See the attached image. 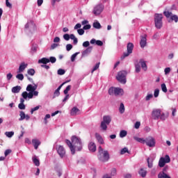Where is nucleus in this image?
Here are the masks:
<instances>
[{
  "label": "nucleus",
  "mask_w": 178,
  "mask_h": 178,
  "mask_svg": "<svg viewBox=\"0 0 178 178\" xmlns=\"http://www.w3.org/2000/svg\"><path fill=\"white\" fill-rule=\"evenodd\" d=\"M71 88H72V86L70 85L67 86L66 88L64 90V94L67 95L69 91H70Z\"/></svg>",
  "instance_id": "nucleus-41"
},
{
  "label": "nucleus",
  "mask_w": 178,
  "mask_h": 178,
  "mask_svg": "<svg viewBox=\"0 0 178 178\" xmlns=\"http://www.w3.org/2000/svg\"><path fill=\"white\" fill-rule=\"evenodd\" d=\"M16 78L18 79V80H21V81L24 79V76L23 75V74H18L16 76Z\"/></svg>",
  "instance_id": "nucleus-43"
},
{
  "label": "nucleus",
  "mask_w": 178,
  "mask_h": 178,
  "mask_svg": "<svg viewBox=\"0 0 178 178\" xmlns=\"http://www.w3.org/2000/svg\"><path fill=\"white\" fill-rule=\"evenodd\" d=\"M154 98H158V97L159 96V89H156L154 90Z\"/></svg>",
  "instance_id": "nucleus-53"
},
{
  "label": "nucleus",
  "mask_w": 178,
  "mask_h": 178,
  "mask_svg": "<svg viewBox=\"0 0 178 178\" xmlns=\"http://www.w3.org/2000/svg\"><path fill=\"white\" fill-rule=\"evenodd\" d=\"M73 49V45H72L71 44H67L66 45V49L67 51H72V49Z\"/></svg>",
  "instance_id": "nucleus-52"
},
{
  "label": "nucleus",
  "mask_w": 178,
  "mask_h": 178,
  "mask_svg": "<svg viewBox=\"0 0 178 178\" xmlns=\"http://www.w3.org/2000/svg\"><path fill=\"white\" fill-rule=\"evenodd\" d=\"M127 75V72H126V71H120V72L118 73V76H116V79L122 84H126Z\"/></svg>",
  "instance_id": "nucleus-6"
},
{
  "label": "nucleus",
  "mask_w": 178,
  "mask_h": 178,
  "mask_svg": "<svg viewBox=\"0 0 178 178\" xmlns=\"http://www.w3.org/2000/svg\"><path fill=\"white\" fill-rule=\"evenodd\" d=\"M99 65L100 63H97L95 66L93 67L92 70V73H94L95 72V70H97V69L99 68Z\"/></svg>",
  "instance_id": "nucleus-46"
},
{
  "label": "nucleus",
  "mask_w": 178,
  "mask_h": 178,
  "mask_svg": "<svg viewBox=\"0 0 178 178\" xmlns=\"http://www.w3.org/2000/svg\"><path fill=\"white\" fill-rule=\"evenodd\" d=\"M163 15L165 16V17H169L170 16H172V13L169 11H164Z\"/></svg>",
  "instance_id": "nucleus-55"
},
{
  "label": "nucleus",
  "mask_w": 178,
  "mask_h": 178,
  "mask_svg": "<svg viewBox=\"0 0 178 178\" xmlns=\"http://www.w3.org/2000/svg\"><path fill=\"white\" fill-rule=\"evenodd\" d=\"M71 116H76L77 115H80V110L77 108V107H73L70 112Z\"/></svg>",
  "instance_id": "nucleus-15"
},
{
  "label": "nucleus",
  "mask_w": 178,
  "mask_h": 178,
  "mask_svg": "<svg viewBox=\"0 0 178 178\" xmlns=\"http://www.w3.org/2000/svg\"><path fill=\"white\" fill-rule=\"evenodd\" d=\"M88 148L90 152H95L97 151V145L93 142L89 143Z\"/></svg>",
  "instance_id": "nucleus-14"
},
{
  "label": "nucleus",
  "mask_w": 178,
  "mask_h": 178,
  "mask_svg": "<svg viewBox=\"0 0 178 178\" xmlns=\"http://www.w3.org/2000/svg\"><path fill=\"white\" fill-rule=\"evenodd\" d=\"M127 52L123 54V56H121V59L123 60L127 56H129L131 54H133V49H134V44L131 42H129L127 46Z\"/></svg>",
  "instance_id": "nucleus-7"
},
{
  "label": "nucleus",
  "mask_w": 178,
  "mask_h": 178,
  "mask_svg": "<svg viewBox=\"0 0 178 178\" xmlns=\"http://www.w3.org/2000/svg\"><path fill=\"white\" fill-rule=\"evenodd\" d=\"M38 63H42L43 65H47V63H49V59L47 58H42L38 60Z\"/></svg>",
  "instance_id": "nucleus-26"
},
{
  "label": "nucleus",
  "mask_w": 178,
  "mask_h": 178,
  "mask_svg": "<svg viewBox=\"0 0 178 178\" xmlns=\"http://www.w3.org/2000/svg\"><path fill=\"white\" fill-rule=\"evenodd\" d=\"M20 118L19 120H24L26 119V114L24 113V111H21L19 113Z\"/></svg>",
  "instance_id": "nucleus-37"
},
{
  "label": "nucleus",
  "mask_w": 178,
  "mask_h": 178,
  "mask_svg": "<svg viewBox=\"0 0 178 178\" xmlns=\"http://www.w3.org/2000/svg\"><path fill=\"white\" fill-rule=\"evenodd\" d=\"M166 163H170V157L169 155H165V157L160 158L159 161V168H163Z\"/></svg>",
  "instance_id": "nucleus-8"
},
{
  "label": "nucleus",
  "mask_w": 178,
  "mask_h": 178,
  "mask_svg": "<svg viewBox=\"0 0 178 178\" xmlns=\"http://www.w3.org/2000/svg\"><path fill=\"white\" fill-rule=\"evenodd\" d=\"M32 144L34 146L35 149H38V146L41 145V142L38 139H33Z\"/></svg>",
  "instance_id": "nucleus-18"
},
{
  "label": "nucleus",
  "mask_w": 178,
  "mask_h": 178,
  "mask_svg": "<svg viewBox=\"0 0 178 178\" xmlns=\"http://www.w3.org/2000/svg\"><path fill=\"white\" fill-rule=\"evenodd\" d=\"M5 136L8 137V138H11V137H13V136H15V132H13V131H6V132H5Z\"/></svg>",
  "instance_id": "nucleus-33"
},
{
  "label": "nucleus",
  "mask_w": 178,
  "mask_h": 178,
  "mask_svg": "<svg viewBox=\"0 0 178 178\" xmlns=\"http://www.w3.org/2000/svg\"><path fill=\"white\" fill-rule=\"evenodd\" d=\"M158 178H172L170 176L168 175V174L163 172H159L158 175Z\"/></svg>",
  "instance_id": "nucleus-27"
},
{
  "label": "nucleus",
  "mask_w": 178,
  "mask_h": 178,
  "mask_svg": "<svg viewBox=\"0 0 178 178\" xmlns=\"http://www.w3.org/2000/svg\"><path fill=\"white\" fill-rule=\"evenodd\" d=\"M70 38L71 40H73V43L74 45H77V42H79V40H77V38H76L74 34L70 35Z\"/></svg>",
  "instance_id": "nucleus-28"
},
{
  "label": "nucleus",
  "mask_w": 178,
  "mask_h": 178,
  "mask_svg": "<svg viewBox=\"0 0 178 178\" xmlns=\"http://www.w3.org/2000/svg\"><path fill=\"white\" fill-rule=\"evenodd\" d=\"M159 119H161V120H166V115H165V113H161Z\"/></svg>",
  "instance_id": "nucleus-44"
},
{
  "label": "nucleus",
  "mask_w": 178,
  "mask_h": 178,
  "mask_svg": "<svg viewBox=\"0 0 178 178\" xmlns=\"http://www.w3.org/2000/svg\"><path fill=\"white\" fill-rule=\"evenodd\" d=\"M140 63L141 65V67L143 69V70H147V63H145V61H143V59H141L140 60Z\"/></svg>",
  "instance_id": "nucleus-30"
},
{
  "label": "nucleus",
  "mask_w": 178,
  "mask_h": 178,
  "mask_svg": "<svg viewBox=\"0 0 178 178\" xmlns=\"http://www.w3.org/2000/svg\"><path fill=\"white\" fill-rule=\"evenodd\" d=\"M140 126H141V122H136L135 123L134 127H135V129H140Z\"/></svg>",
  "instance_id": "nucleus-60"
},
{
  "label": "nucleus",
  "mask_w": 178,
  "mask_h": 178,
  "mask_svg": "<svg viewBox=\"0 0 178 178\" xmlns=\"http://www.w3.org/2000/svg\"><path fill=\"white\" fill-rule=\"evenodd\" d=\"M77 33L79 35H83L84 34V29H79L77 30Z\"/></svg>",
  "instance_id": "nucleus-51"
},
{
  "label": "nucleus",
  "mask_w": 178,
  "mask_h": 178,
  "mask_svg": "<svg viewBox=\"0 0 178 178\" xmlns=\"http://www.w3.org/2000/svg\"><path fill=\"white\" fill-rule=\"evenodd\" d=\"M92 51V47H88L85 51L82 52V56H87L89 54H91Z\"/></svg>",
  "instance_id": "nucleus-19"
},
{
  "label": "nucleus",
  "mask_w": 178,
  "mask_h": 178,
  "mask_svg": "<svg viewBox=\"0 0 178 178\" xmlns=\"http://www.w3.org/2000/svg\"><path fill=\"white\" fill-rule=\"evenodd\" d=\"M162 111L160 108H154L152 112V118L154 120H158L161 117Z\"/></svg>",
  "instance_id": "nucleus-9"
},
{
  "label": "nucleus",
  "mask_w": 178,
  "mask_h": 178,
  "mask_svg": "<svg viewBox=\"0 0 178 178\" xmlns=\"http://www.w3.org/2000/svg\"><path fill=\"white\" fill-rule=\"evenodd\" d=\"M20 90H22V87L17 86L12 88V92H13L14 94H17L20 92Z\"/></svg>",
  "instance_id": "nucleus-23"
},
{
  "label": "nucleus",
  "mask_w": 178,
  "mask_h": 178,
  "mask_svg": "<svg viewBox=\"0 0 178 178\" xmlns=\"http://www.w3.org/2000/svg\"><path fill=\"white\" fill-rule=\"evenodd\" d=\"M161 86L163 92H168V88H166V84L162 83Z\"/></svg>",
  "instance_id": "nucleus-40"
},
{
  "label": "nucleus",
  "mask_w": 178,
  "mask_h": 178,
  "mask_svg": "<svg viewBox=\"0 0 178 178\" xmlns=\"http://www.w3.org/2000/svg\"><path fill=\"white\" fill-rule=\"evenodd\" d=\"M111 176H116V168H113L111 170Z\"/></svg>",
  "instance_id": "nucleus-62"
},
{
  "label": "nucleus",
  "mask_w": 178,
  "mask_h": 178,
  "mask_svg": "<svg viewBox=\"0 0 178 178\" xmlns=\"http://www.w3.org/2000/svg\"><path fill=\"white\" fill-rule=\"evenodd\" d=\"M6 5L7 8H10V9H12V4L9 2V0H6Z\"/></svg>",
  "instance_id": "nucleus-58"
},
{
  "label": "nucleus",
  "mask_w": 178,
  "mask_h": 178,
  "mask_svg": "<svg viewBox=\"0 0 178 178\" xmlns=\"http://www.w3.org/2000/svg\"><path fill=\"white\" fill-rule=\"evenodd\" d=\"M165 74H169L170 73V67H166L164 70Z\"/></svg>",
  "instance_id": "nucleus-63"
},
{
  "label": "nucleus",
  "mask_w": 178,
  "mask_h": 178,
  "mask_svg": "<svg viewBox=\"0 0 178 178\" xmlns=\"http://www.w3.org/2000/svg\"><path fill=\"white\" fill-rule=\"evenodd\" d=\"M97 158L100 162H108L110 159L109 152L104 150L102 146L99 147Z\"/></svg>",
  "instance_id": "nucleus-3"
},
{
  "label": "nucleus",
  "mask_w": 178,
  "mask_h": 178,
  "mask_svg": "<svg viewBox=\"0 0 178 178\" xmlns=\"http://www.w3.org/2000/svg\"><path fill=\"white\" fill-rule=\"evenodd\" d=\"M18 108L19 109H26V105H24L23 103H19Z\"/></svg>",
  "instance_id": "nucleus-56"
},
{
  "label": "nucleus",
  "mask_w": 178,
  "mask_h": 178,
  "mask_svg": "<svg viewBox=\"0 0 178 178\" xmlns=\"http://www.w3.org/2000/svg\"><path fill=\"white\" fill-rule=\"evenodd\" d=\"M102 10H104V6L99 4L94 8L93 13L95 16H98L102 13Z\"/></svg>",
  "instance_id": "nucleus-11"
},
{
  "label": "nucleus",
  "mask_w": 178,
  "mask_h": 178,
  "mask_svg": "<svg viewBox=\"0 0 178 178\" xmlns=\"http://www.w3.org/2000/svg\"><path fill=\"white\" fill-rule=\"evenodd\" d=\"M140 44L141 48H145L147 45V35H144V36H141Z\"/></svg>",
  "instance_id": "nucleus-13"
},
{
  "label": "nucleus",
  "mask_w": 178,
  "mask_h": 178,
  "mask_svg": "<svg viewBox=\"0 0 178 178\" xmlns=\"http://www.w3.org/2000/svg\"><path fill=\"white\" fill-rule=\"evenodd\" d=\"M49 60L51 63H55V62H56V58L51 56L49 58Z\"/></svg>",
  "instance_id": "nucleus-57"
},
{
  "label": "nucleus",
  "mask_w": 178,
  "mask_h": 178,
  "mask_svg": "<svg viewBox=\"0 0 178 178\" xmlns=\"http://www.w3.org/2000/svg\"><path fill=\"white\" fill-rule=\"evenodd\" d=\"M33 162L35 166H39L40 165V160L37 159L36 156H34L32 157Z\"/></svg>",
  "instance_id": "nucleus-29"
},
{
  "label": "nucleus",
  "mask_w": 178,
  "mask_h": 178,
  "mask_svg": "<svg viewBox=\"0 0 178 178\" xmlns=\"http://www.w3.org/2000/svg\"><path fill=\"white\" fill-rule=\"evenodd\" d=\"M60 95V92L59 90H56L54 93V98L56 97H59Z\"/></svg>",
  "instance_id": "nucleus-54"
},
{
  "label": "nucleus",
  "mask_w": 178,
  "mask_h": 178,
  "mask_svg": "<svg viewBox=\"0 0 178 178\" xmlns=\"http://www.w3.org/2000/svg\"><path fill=\"white\" fill-rule=\"evenodd\" d=\"M135 67H136V73H140L141 68L140 67V65L138 64H136L135 65Z\"/></svg>",
  "instance_id": "nucleus-49"
},
{
  "label": "nucleus",
  "mask_w": 178,
  "mask_h": 178,
  "mask_svg": "<svg viewBox=\"0 0 178 178\" xmlns=\"http://www.w3.org/2000/svg\"><path fill=\"white\" fill-rule=\"evenodd\" d=\"M156 142L155 141V138L152 136H148L146 138L145 144L147 147H155V144Z\"/></svg>",
  "instance_id": "nucleus-10"
},
{
  "label": "nucleus",
  "mask_w": 178,
  "mask_h": 178,
  "mask_svg": "<svg viewBox=\"0 0 178 178\" xmlns=\"http://www.w3.org/2000/svg\"><path fill=\"white\" fill-rule=\"evenodd\" d=\"M92 26H93L94 29H97L98 30H99V29H101L102 27L101 26V24L98 22H94Z\"/></svg>",
  "instance_id": "nucleus-31"
},
{
  "label": "nucleus",
  "mask_w": 178,
  "mask_h": 178,
  "mask_svg": "<svg viewBox=\"0 0 178 178\" xmlns=\"http://www.w3.org/2000/svg\"><path fill=\"white\" fill-rule=\"evenodd\" d=\"M79 54H80V52H76L72 55L71 56L72 62H74V60H76V57L79 55Z\"/></svg>",
  "instance_id": "nucleus-39"
},
{
  "label": "nucleus",
  "mask_w": 178,
  "mask_h": 178,
  "mask_svg": "<svg viewBox=\"0 0 178 178\" xmlns=\"http://www.w3.org/2000/svg\"><path fill=\"white\" fill-rule=\"evenodd\" d=\"M38 109H40V106H37L31 108V115H33L34 113V112H35V111H38Z\"/></svg>",
  "instance_id": "nucleus-45"
},
{
  "label": "nucleus",
  "mask_w": 178,
  "mask_h": 178,
  "mask_svg": "<svg viewBox=\"0 0 178 178\" xmlns=\"http://www.w3.org/2000/svg\"><path fill=\"white\" fill-rule=\"evenodd\" d=\"M83 29L84 30H90V29H91V25L90 24L84 25Z\"/></svg>",
  "instance_id": "nucleus-61"
},
{
  "label": "nucleus",
  "mask_w": 178,
  "mask_h": 178,
  "mask_svg": "<svg viewBox=\"0 0 178 178\" xmlns=\"http://www.w3.org/2000/svg\"><path fill=\"white\" fill-rule=\"evenodd\" d=\"M63 38L65 41H69V40H70V35L65 33L63 35Z\"/></svg>",
  "instance_id": "nucleus-48"
},
{
  "label": "nucleus",
  "mask_w": 178,
  "mask_h": 178,
  "mask_svg": "<svg viewBox=\"0 0 178 178\" xmlns=\"http://www.w3.org/2000/svg\"><path fill=\"white\" fill-rule=\"evenodd\" d=\"M29 66L28 64H26L25 63H22L19 67V70L17 73H22L24 72L25 69Z\"/></svg>",
  "instance_id": "nucleus-16"
},
{
  "label": "nucleus",
  "mask_w": 178,
  "mask_h": 178,
  "mask_svg": "<svg viewBox=\"0 0 178 178\" xmlns=\"http://www.w3.org/2000/svg\"><path fill=\"white\" fill-rule=\"evenodd\" d=\"M156 29H162V21H154Z\"/></svg>",
  "instance_id": "nucleus-32"
},
{
  "label": "nucleus",
  "mask_w": 178,
  "mask_h": 178,
  "mask_svg": "<svg viewBox=\"0 0 178 178\" xmlns=\"http://www.w3.org/2000/svg\"><path fill=\"white\" fill-rule=\"evenodd\" d=\"M25 29H33L35 30V24L33 21H30L25 25Z\"/></svg>",
  "instance_id": "nucleus-17"
},
{
  "label": "nucleus",
  "mask_w": 178,
  "mask_h": 178,
  "mask_svg": "<svg viewBox=\"0 0 178 178\" xmlns=\"http://www.w3.org/2000/svg\"><path fill=\"white\" fill-rule=\"evenodd\" d=\"M37 46L33 45L31 50V54H35L37 52Z\"/></svg>",
  "instance_id": "nucleus-42"
},
{
  "label": "nucleus",
  "mask_w": 178,
  "mask_h": 178,
  "mask_svg": "<svg viewBox=\"0 0 178 178\" xmlns=\"http://www.w3.org/2000/svg\"><path fill=\"white\" fill-rule=\"evenodd\" d=\"M122 92H123V89L120 88L111 87L108 89L109 95H115V97H118V95H123Z\"/></svg>",
  "instance_id": "nucleus-5"
},
{
  "label": "nucleus",
  "mask_w": 178,
  "mask_h": 178,
  "mask_svg": "<svg viewBox=\"0 0 178 178\" xmlns=\"http://www.w3.org/2000/svg\"><path fill=\"white\" fill-rule=\"evenodd\" d=\"M83 47H84V48H88V47H90V42L88 41H86L83 43Z\"/></svg>",
  "instance_id": "nucleus-59"
},
{
  "label": "nucleus",
  "mask_w": 178,
  "mask_h": 178,
  "mask_svg": "<svg viewBox=\"0 0 178 178\" xmlns=\"http://www.w3.org/2000/svg\"><path fill=\"white\" fill-rule=\"evenodd\" d=\"M171 20H174V22H175V23H177L178 22V17L177 15H172L170 17Z\"/></svg>",
  "instance_id": "nucleus-50"
},
{
  "label": "nucleus",
  "mask_w": 178,
  "mask_h": 178,
  "mask_svg": "<svg viewBox=\"0 0 178 178\" xmlns=\"http://www.w3.org/2000/svg\"><path fill=\"white\" fill-rule=\"evenodd\" d=\"M134 139L136 140V141H138V143H140L141 144H145L146 139H144V138H138L137 136H134Z\"/></svg>",
  "instance_id": "nucleus-25"
},
{
  "label": "nucleus",
  "mask_w": 178,
  "mask_h": 178,
  "mask_svg": "<svg viewBox=\"0 0 178 178\" xmlns=\"http://www.w3.org/2000/svg\"><path fill=\"white\" fill-rule=\"evenodd\" d=\"M65 143L70 149L72 155H74L76 151H81V149H83V143H81V139L79 138L76 136L72 137V142L67 139Z\"/></svg>",
  "instance_id": "nucleus-1"
},
{
  "label": "nucleus",
  "mask_w": 178,
  "mask_h": 178,
  "mask_svg": "<svg viewBox=\"0 0 178 178\" xmlns=\"http://www.w3.org/2000/svg\"><path fill=\"white\" fill-rule=\"evenodd\" d=\"M57 152L58 155L60 156V158H63L65 155H66V150L65 149V147L62 145H59L57 148Z\"/></svg>",
  "instance_id": "nucleus-12"
},
{
  "label": "nucleus",
  "mask_w": 178,
  "mask_h": 178,
  "mask_svg": "<svg viewBox=\"0 0 178 178\" xmlns=\"http://www.w3.org/2000/svg\"><path fill=\"white\" fill-rule=\"evenodd\" d=\"M65 73H66V72L65 71V70L59 69V70H58V74H59L60 76H63V74H65Z\"/></svg>",
  "instance_id": "nucleus-47"
},
{
  "label": "nucleus",
  "mask_w": 178,
  "mask_h": 178,
  "mask_svg": "<svg viewBox=\"0 0 178 178\" xmlns=\"http://www.w3.org/2000/svg\"><path fill=\"white\" fill-rule=\"evenodd\" d=\"M126 136H127V131L125 130H122L120 133V137L123 138V137H126Z\"/></svg>",
  "instance_id": "nucleus-36"
},
{
  "label": "nucleus",
  "mask_w": 178,
  "mask_h": 178,
  "mask_svg": "<svg viewBox=\"0 0 178 178\" xmlns=\"http://www.w3.org/2000/svg\"><path fill=\"white\" fill-rule=\"evenodd\" d=\"M162 19H163L162 14H155L154 22H162Z\"/></svg>",
  "instance_id": "nucleus-22"
},
{
  "label": "nucleus",
  "mask_w": 178,
  "mask_h": 178,
  "mask_svg": "<svg viewBox=\"0 0 178 178\" xmlns=\"http://www.w3.org/2000/svg\"><path fill=\"white\" fill-rule=\"evenodd\" d=\"M138 175H140L141 177H145L147 176V170L145 168H140L138 171Z\"/></svg>",
  "instance_id": "nucleus-21"
},
{
  "label": "nucleus",
  "mask_w": 178,
  "mask_h": 178,
  "mask_svg": "<svg viewBox=\"0 0 178 178\" xmlns=\"http://www.w3.org/2000/svg\"><path fill=\"white\" fill-rule=\"evenodd\" d=\"M152 97H154V95H152V94L147 95L145 97V99L147 101H149V99H151V98H152Z\"/></svg>",
  "instance_id": "nucleus-64"
},
{
  "label": "nucleus",
  "mask_w": 178,
  "mask_h": 178,
  "mask_svg": "<svg viewBox=\"0 0 178 178\" xmlns=\"http://www.w3.org/2000/svg\"><path fill=\"white\" fill-rule=\"evenodd\" d=\"M95 138L97 140L98 143H99V144H104V139L102 138V136L99 135V134L96 133Z\"/></svg>",
  "instance_id": "nucleus-24"
},
{
  "label": "nucleus",
  "mask_w": 178,
  "mask_h": 178,
  "mask_svg": "<svg viewBox=\"0 0 178 178\" xmlns=\"http://www.w3.org/2000/svg\"><path fill=\"white\" fill-rule=\"evenodd\" d=\"M27 73L30 76H34V74H35V70H34V69H29L28 70Z\"/></svg>",
  "instance_id": "nucleus-38"
},
{
  "label": "nucleus",
  "mask_w": 178,
  "mask_h": 178,
  "mask_svg": "<svg viewBox=\"0 0 178 178\" xmlns=\"http://www.w3.org/2000/svg\"><path fill=\"white\" fill-rule=\"evenodd\" d=\"M119 111L120 113H124V104L123 103L120 104Z\"/></svg>",
  "instance_id": "nucleus-35"
},
{
  "label": "nucleus",
  "mask_w": 178,
  "mask_h": 178,
  "mask_svg": "<svg viewBox=\"0 0 178 178\" xmlns=\"http://www.w3.org/2000/svg\"><path fill=\"white\" fill-rule=\"evenodd\" d=\"M111 122H112V118L109 115H104L103 117V121L101 122L100 127L102 130H106L108 129V125L110 124Z\"/></svg>",
  "instance_id": "nucleus-4"
},
{
  "label": "nucleus",
  "mask_w": 178,
  "mask_h": 178,
  "mask_svg": "<svg viewBox=\"0 0 178 178\" xmlns=\"http://www.w3.org/2000/svg\"><path fill=\"white\" fill-rule=\"evenodd\" d=\"M129 154L130 152H129V149L127 147H124L121 149L120 151V154L121 155H124V154Z\"/></svg>",
  "instance_id": "nucleus-34"
},
{
  "label": "nucleus",
  "mask_w": 178,
  "mask_h": 178,
  "mask_svg": "<svg viewBox=\"0 0 178 178\" xmlns=\"http://www.w3.org/2000/svg\"><path fill=\"white\" fill-rule=\"evenodd\" d=\"M37 85H31L29 84L26 87V91L29 92L24 91L22 93V98H24V99H27L29 98V99H33V97H38V91H36L37 90Z\"/></svg>",
  "instance_id": "nucleus-2"
},
{
  "label": "nucleus",
  "mask_w": 178,
  "mask_h": 178,
  "mask_svg": "<svg viewBox=\"0 0 178 178\" xmlns=\"http://www.w3.org/2000/svg\"><path fill=\"white\" fill-rule=\"evenodd\" d=\"M147 162L148 168H149V169L152 168V166H154V159L148 157Z\"/></svg>",
  "instance_id": "nucleus-20"
}]
</instances>
